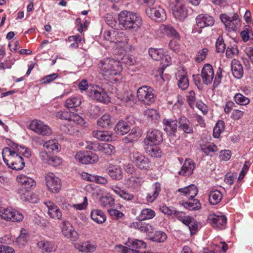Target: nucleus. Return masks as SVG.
Instances as JSON below:
<instances>
[{"label":"nucleus","mask_w":253,"mask_h":253,"mask_svg":"<svg viewBox=\"0 0 253 253\" xmlns=\"http://www.w3.org/2000/svg\"><path fill=\"white\" fill-rule=\"evenodd\" d=\"M69 121L73 122L78 125L83 126H85V122L84 119L77 113L71 112Z\"/></svg>","instance_id":"59"},{"label":"nucleus","mask_w":253,"mask_h":253,"mask_svg":"<svg viewBox=\"0 0 253 253\" xmlns=\"http://www.w3.org/2000/svg\"><path fill=\"white\" fill-rule=\"evenodd\" d=\"M90 216L92 220L97 224H102L106 220V216L100 210H93L91 211Z\"/></svg>","instance_id":"39"},{"label":"nucleus","mask_w":253,"mask_h":253,"mask_svg":"<svg viewBox=\"0 0 253 253\" xmlns=\"http://www.w3.org/2000/svg\"><path fill=\"white\" fill-rule=\"evenodd\" d=\"M163 141V132L159 129L151 128L146 132V136L143 140L144 144L147 149L149 147L158 146Z\"/></svg>","instance_id":"6"},{"label":"nucleus","mask_w":253,"mask_h":253,"mask_svg":"<svg viewBox=\"0 0 253 253\" xmlns=\"http://www.w3.org/2000/svg\"><path fill=\"white\" fill-rule=\"evenodd\" d=\"M0 216L7 220L12 222H20L24 218L23 214L11 207L0 208Z\"/></svg>","instance_id":"10"},{"label":"nucleus","mask_w":253,"mask_h":253,"mask_svg":"<svg viewBox=\"0 0 253 253\" xmlns=\"http://www.w3.org/2000/svg\"><path fill=\"white\" fill-rule=\"evenodd\" d=\"M29 129L42 136H49L52 134L51 128L41 120H32L29 126Z\"/></svg>","instance_id":"11"},{"label":"nucleus","mask_w":253,"mask_h":253,"mask_svg":"<svg viewBox=\"0 0 253 253\" xmlns=\"http://www.w3.org/2000/svg\"><path fill=\"white\" fill-rule=\"evenodd\" d=\"M48 209V214L52 218L54 219H61L62 214L58 208L53 202L48 201L44 202Z\"/></svg>","instance_id":"22"},{"label":"nucleus","mask_w":253,"mask_h":253,"mask_svg":"<svg viewBox=\"0 0 253 253\" xmlns=\"http://www.w3.org/2000/svg\"><path fill=\"white\" fill-rule=\"evenodd\" d=\"M113 192L126 201H131L134 198V195L124 189L118 186H113L111 188Z\"/></svg>","instance_id":"36"},{"label":"nucleus","mask_w":253,"mask_h":253,"mask_svg":"<svg viewBox=\"0 0 253 253\" xmlns=\"http://www.w3.org/2000/svg\"><path fill=\"white\" fill-rule=\"evenodd\" d=\"M222 192L218 190H212L209 194V201L211 205L219 204L223 198Z\"/></svg>","instance_id":"35"},{"label":"nucleus","mask_w":253,"mask_h":253,"mask_svg":"<svg viewBox=\"0 0 253 253\" xmlns=\"http://www.w3.org/2000/svg\"><path fill=\"white\" fill-rule=\"evenodd\" d=\"M97 124L102 128H108L112 126L113 123L110 115L106 113L97 120Z\"/></svg>","instance_id":"41"},{"label":"nucleus","mask_w":253,"mask_h":253,"mask_svg":"<svg viewBox=\"0 0 253 253\" xmlns=\"http://www.w3.org/2000/svg\"><path fill=\"white\" fill-rule=\"evenodd\" d=\"M80 251L85 253H90L94 251L95 249L94 246L91 245L90 242L86 241L82 243L78 247Z\"/></svg>","instance_id":"57"},{"label":"nucleus","mask_w":253,"mask_h":253,"mask_svg":"<svg viewBox=\"0 0 253 253\" xmlns=\"http://www.w3.org/2000/svg\"><path fill=\"white\" fill-rule=\"evenodd\" d=\"M231 71L233 76L238 79H241L244 75V69L240 61L234 59L231 61Z\"/></svg>","instance_id":"30"},{"label":"nucleus","mask_w":253,"mask_h":253,"mask_svg":"<svg viewBox=\"0 0 253 253\" xmlns=\"http://www.w3.org/2000/svg\"><path fill=\"white\" fill-rule=\"evenodd\" d=\"M60 129L64 133L70 135L73 134L75 132V127L69 124L61 125Z\"/></svg>","instance_id":"61"},{"label":"nucleus","mask_w":253,"mask_h":253,"mask_svg":"<svg viewBox=\"0 0 253 253\" xmlns=\"http://www.w3.org/2000/svg\"><path fill=\"white\" fill-rule=\"evenodd\" d=\"M161 30L167 36L174 38L180 39V36L175 28L171 25H164L161 27Z\"/></svg>","instance_id":"42"},{"label":"nucleus","mask_w":253,"mask_h":253,"mask_svg":"<svg viewBox=\"0 0 253 253\" xmlns=\"http://www.w3.org/2000/svg\"><path fill=\"white\" fill-rule=\"evenodd\" d=\"M61 231L65 237L72 241H76L79 238L78 232L68 221L65 220L62 222Z\"/></svg>","instance_id":"18"},{"label":"nucleus","mask_w":253,"mask_h":253,"mask_svg":"<svg viewBox=\"0 0 253 253\" xmlns=\"http://www.w3.org/2000/svg\"><path fill=\"white\" fill-rule=\"evenodd\" d=\"M209 50L208 48L205 47L198 50L195 54L194 60L197 63H200L205 60Z\"/></svg>","instance_id":"51"},{"label":"nucleus","mask_w":253,"mask_h":253,"mask_svg":"<svg viewBox=\"0 0 253 253\" xmlns=\"http://www.w3.org/2000/svg\"><path fill=\"white\" fill-rule=\"evenodd\" d=\"M177 192L182 196H185L189 199L194 198L198 193V189L194 184H191L183 188H179Z\"/></svg>","instance_id":"23"},{"label":"nucleus","mask_w":253,"mask_h":253,"mask_svg":"<svg viewBox=\"0 0 253 253\" xmlns=\"http://www.w3.org/2000/svg\"><path fill=\"white\" fill-rule=\"evenodd\" d=\"M190 202H183L180 203L185 209L189 211H196L201 208V205L199 201L193 198Z\"/></svg>","instance_id":"46"},{"label":"nucleus","mask_w":253,"mask_h":253,"mask_svg":"<svg viewBox=\"0 0 253 253\" xmlns=\"http://www.w3.org/2000/svg\"><path fill=\"white\" fill-rule=\"evenodd\" d=\"M119 25L122 29L136 31L142 25V19L136 13L122 11L118 14Z\"/></svg>","instance_id":"3"},{"label":"nucleus","mask_w":253,"mask_h":253,"mask_svg":"<svg viewBox=\"0 0 253 253\" xmlns=\"http://www.w3.org/2000/svg\"><path fill=\"white\" fill-rule=\"evenodd\" d=\"M130 227L138 229L141 232L145 233H151L154 230V227L150 223L143 222L142 221L132 222Z\"/></svg>","instance_id":"28"},{"label":"nucleus","mask_w":253,"mask_h":253,"mask_svg":"<svg viewBox=\"0 0 253 253\" xmlns=\"http://www.w3.org/2000/svg\"><path fill=\"white\" fill-rule=\"evenodd\" d=\"M150 149L147 150V153L151 157L154 158H159L161 156L162 151L158 146L149 147Z\"/></svg>","instance_id":"62"},{"label":"nucleus","mask_w":253,"mask_h":253,"mask_svg":"<svg viewBox=\"0 0 253 253\" xmlns=\"http://www.w3.org/2000/svg\"><path fill=\"white\" fill-rule=\"evenodd\" d=\"M98 66L105 79L111 83L119 81L118 77L120 76L123 69L119 61L110 58H105L100 61Z\"/></svg>","instance_id":"2"},{"label":"nucleus","mask_w":253,"mask_h":253,"mask_svg":"<svg viewBox=\"0 0 253 253\" xmlns=\"http://www.w3.org/2000/svg\"><path fill=\"white\" fill-rule=\"evenodd\" d=\"M238 18V15L236 13H234L232 17L226 14H221L220 16L221 21L224 23L225 27L229 32L235 31L238 28L240 25V21Z\"/></svg>","instance_id":"15"},{"label":"nucleus","mask_w":253,"mask_h":253,"mask_svg":"<svg viewBox=\"0 0 253 253\" xmlns=\"http://www.w3.org/2000/svg\"><path fill=\"white\" fill-rule=\"evenodd\" d=\"M177 85L181 90H185L189 86V80L186 73L179 71L177 74Z\"/></svg>","instance_id":"38"},{"label":"nucleus","mask_w":253,"mask_h":253,"mask_svg":"<svg viewBox=\"0 0 253 253\" xmlns=\"http://www.w3.org/2000/svg\"><path fill=\"white\" fill-rule=\"evenodd\" d=\"M174 17L180 21H183L187 16V10L184 5L182 0H172L169 3Z\"/></svg>","instance_id":"8"},{"label":"nucleus","mask_w":253,"mask_h":253,"mask_svg":"<svg viewBox=\"0 0 253 253\" xmlns=\"http://www.w3.org/2000/svg\"><path fill=\"white\" fill-rule=\"evenodd\" d=\"M226 57L227 58H232L239 54V50L236 45L228 46L226 50Z\"/></svg>","instance_id":"58"},{"label":"nucleus","mask_w":253,"mask_h":253,"mask_svg":"<svg viewBox=\"0 0 253 253\" xmlns=\"http://www.w3.org/2000/svg\"><path fill=\"white\" fill-rule=\"evenodd\" d=\"M130 130V126L127 122L124 120H120L116 125L115 127V131L122 135L128 133Z\"/></svg>","instance_id":"37"},{"label":"nucleus","mask_w":253,"mask_h":253,"mask_svg":"<svg viewBox=\"0 0 253 253\" xmlns=\"http://www.w3.org/2000/svg\"><path fill=\"white\" fill-rule=\"evenodd\" d=\"M126 184L129 187L138 188L140 187L144 182V180L141 177L130 176L126 179Z\"/></svg>","instance_id":"47"},{"label":"nucleus","mask_w":253,"mask_h":253,"mask_svg":"<svg viewBox=\"0 0 253 253\" xmlns=\"http://www.w3.org/2000/svg\"><path fill=\"white\" fill-rule=\"evenodd\" d=\"M43 147L46 148L49 153L54 151L58 152L60 150L59 145L56 140H50L46 141L43 144Z\"/></svg>","instance_id":"50"},{"label":"nucleus","mask_w":253,"mask_h":253,"mask_svg":"<svg viewBox=\"0 0 253 253\" xmlns=\"http://www.w3.org/2000/svg\"><path fill=\"white\" fill-rule=\"evenodd\" d=\"M76 160L82 164L94 163L98 161V156L92 153L80 151L75 155Z\"/></svg>","instance_id":"17"},{"label":"nucleus","mask_w":253,"mask_h":253,"mask_svg":"<svg viewBox=\"0 0 253 253\" xmlns=\"http://www.w3.org/2000/svg\"><path fill=\"white\" fill-rule=\"evenodd\" d=\"M161 190V184L159 182L154 183L151 187L150 191L146 195V200L149 203H153L158 198Z\"/></svg>","instance_id":"25"},{"label":"nucleus","mask_w":253,"mask_h":253,"mask_svg":"<svg viewBox=\"0 0 253 253\" xmlns=\"http://www.w3.org/2000/svg\"><path fill=\"white\" fill-rule=\"evenodd\" d=\"M123 33H119L115 30L105 31L103 34V39L110 42L114 43L115 45L121 48L124 47L126 42L124 41L123 38L121 37Z\"/></svg>","instance_id":"12"},{"label":"nucleus","mask_w":253,"mask_h":253,"mask_svg":"<svg viewBox=\"0 0 253 253\" xmlns=\"http://www.w3.org/2000/svg\"><path fill=\"white\" fill-rule=\"evenodd\" d=\"M98 149L103 154L107 155H111L115 151V148L113 145L108 143H103L100 144L98 146Z\"/></svg>","instance_id":"55"},{"label":"nucleus","mask_w":253,"mask_h":253,"mask_svg":"<svg viewBox=\"0 0 253 253\" xmlns=\"http://www.w3.org/2000/svg\"><path fill=\"white\" fill-rule=\"evenodd\" d=\"M222 69L218 68L215 74L213 66L209 64H205L201 71V77L202 82L206 85L213 83L212 88L215 89L220 84L222 78Z\"/></svg>","instance_id":"4"},{"label":"nucleus","mask_w":253,"mask_h":253,"mask_svg":"<svg viewBox=\"0 0 253 253\" xmlns=\"http://www.w3.org/2000/svg\"><path fill=\"white\" fill-rule=\"evenodd\" d=\"M38 248L43 253H50L55 250L54 243L47 240H42L37 243Z\"/></svg>","instance_id":"34"},{"label":"nucleus","mask_w":253,"mask_h":253,"mask_svg":"<svg viewBox=\"0 0 253 253\" xmlns=\"http://www.w3.org/2000/svg\"><path fill=\"white\" fill-rule=\"evenodd\" d=\"M160 210L165 214H167L168 216H172L173 217L176 211V210L174 208L172 207H168L166 205L161 206L160 208Z\"/></svg>","instance_id":"64"},{"label":"nucleus","mask_w":253,"mask_h":253,"mask_svg":"<svg viewBox=\"0 0 253 253\" xmlns=\"http://www.w3.org/2000/svg\"><path fill=\"white\" fill-rule=\"evenodd\" d=\"M195 169V164L193 161L190 160H186L183 164L180 171H178V174L184 176H189L191 175Z\"/></svg>","instance_id":"33"},{"label":"nucleus","mask_w":253,"mask_h":253,"mask_svg":"<svg viewBox=\"0 0 253 253\" xmlns=\"http://www.w3.org/2000/svg\"><path fill=\"white\" fill-rule=\"evenodd\" d=\"M81 103V99L79 96H73L66 100L65 106L68 108H74L79 106Z\"/></svg>","instance_id":"49"},{"label":"nucleus","mask_w":253,"mask_h":253,"mask_svg":"<svg viewBox=\"0 0 253 253\" xmlns=\"http://www.w3.org/2000/svg\"><path fill=\"white\" fill-rule=\"evenodd\" d=\"M225 127V124L224 121H217L213 128V137L215 138H219L221 134L224 132Z\"/></svg>","instance_id":"45"},{"label":"nucleus","mask_w":253,"mask_h":253,"mask_svg":"<svg viewBox=\"0 0 253 253\" xmlns=\"http://www.w3.org/2000/svg\"><path fill=\"white\" fill-rule=\"evenodd\" d=\"M178 120L164 119L163 120L164 129L169 136H174L177 132Z\"/></svg>","instance_id":"21"},{"label":"nucleus","mask_w":253,"mask_h":253,"mask_svg":"<svg viewBox=\"0 0 253 253\" xmlns=\"http://www.w3.org/2000/svg\"><path fill=\"white\" fill-rule=\"evenodd\" d=\"M149 55L155 60H161L164 57V51L162 48H150L148 50Z\"/></svg>","instance_id":"48"},{"label":"nucleus","mask_w":253,"mask_h":253,"mask_svg":"<svg viewBox=\"0 0 253 253\" xmlns=\"http://www.w3.org/2000/svg\"><path fill=\"white\" fill-rule=\"evenodd\" d=\"M233 99L236 104L240 105L246 106L250 103V99L240 93H236Z\"/></svg>","instance_id":"52"},{"label":"nucleus","mask_w":253,"mask_h":253,"mask_svg":"<svg viewBox=\"0 0 253 253\" xmlns=\"http://www.w3.org/2000/svg\"><path fill=\"white\" fill-rule=\"evenodd\" d=\"M17 181L23 188L24 192L30 191L36 186V181L32 178L24 174L17 175Z\"/></svg>","instance_id":"20"},{"label":"nucleus","mask_w":253,"mask_h":253,"mask_svg":"<svg viewBox=\"0 0 253 253\" xmlns=\"http://www.w3.org/2000/svg\"><path fill=\"white\" fill-rule=\"evenodd\" d=\"M59 76L58 73H53L44 76L40 80V83L42 84H47L51 83L57 79Z\"/></svg>","instance_id":"60"},{"label":"nucleus","mask_w":253,"mask_h":253,"mask_svg":"<svg viewBox=\"0 0 253 253\" xmlns=\"http://www.w3.org/2000/svg\"><path fill=\"white\" fill-rule=\"evenodd\" d=\"M167 239V234L163 231H156L152 237H150L149 240L157 243H163Z\"/></svg>","instance_id":"53"},{"label":"nucleus","mask_w":253,"mask_h":253,"mask_svg":"<svg viewBox=\"0 0 253 253\" xmlns=\"http://www.w3.org/2000/svg\"><path fill=\"white\" fill-rule=\"evenodd\" d=\"M145 12L150 18L158 22H162L166 19L165 10L160 6L154 7L149 6L146 9Z\"/></svg>","instance_id":"16"},{"label":"nucleus","mask_w":253,"mask_h":253,"mask_svg":"<svg viewBox=\"0 0 253 253\" xmlns=\"http://www.w3.org/2000/svg\"><path fill=\"white\" fill-rule=\"evenodd\" d=\"M127 246L132 249H143L146 247V243L142 240L138 239L128 240Z\"/></svg>","instance_id":"54"},{"label":"nucleus","mask_w":253,"mask_h":253,"mask_svg":"<svg viewBox=\"0 0 253 253\" xmlns=\"http://www.w3.org/2000/svg\"><path fill=\"white\" fill-rule=\"evenodd\" d=\"M155 215L156 213L153 210L149 208H145L141 210L137 219L140 221L149 220L154 218Z\"/></svg>","instance_id":"43"},{"label":"nucleus","mask_w":253,"mask_h":253,"mask_svg":"<svg viewBox=\"0 0 253 253\" xmlns=\"http://www.w3.org/2000/svg\"><path fill=\"white\" fill-rule=\"evenodd\" d=\"M178 124L179 129L185 133L191 134L194 133L193 126L185 116H181L178 118Z\"/></svg>","instance_id":"26"},{"label":"nucleus","mask_w":253,"mask_h":253,"mask_svg":"<svg viewBox=\"0 0 253 253\" xmlns=\"http://www.w3.org/2000/svg\"><path fill=\"white\" fill-rule=\"evenodd\" d=\"M89 95L93 99L100 102L106 103L109 101L106 92L103 88L97 86L93 87L89 90Z\"/></svg>","instance_id":"19"},{"label":"nucleus","mask_w":253,"mask_h":253,"mask_svg":"<svg viewBox=\"0 0 253 253\" xmlns=\"http://www.w3.org/2000/svg\"><path fill=\"white\" fill-rule=\"evenodd\" d=\"M106 172L114 180H119L123 177V170L119 166L110 164L106 169Z\"/></svg>","instance_id":"27"},{"label":"nucleus","mask_w":253,"mask_h":253,"mask_svg":"<svg viewBox=\"0 0 253 253\" xmlns=\"http://www.w3.org/2000/svg\"><path fill=\"white\" fill-rule=\"evenodd\" d=\"M200 147L201 151L206 156H209L211 152L214 153L218 151L217 146L212 142H208L206 144H201Z\"/></svg>","instance_id":"44"},{"label":"nucleus","mask_w":253,"mask_h":253,"mask_svg":"<svg viewBox=\"0 0 253 253\" xmlns=\"http://www.w3.org/2000/svg\"><path fill=\"white\" fill-rule=\"evenodd\" d=\"M143 115L145 119L151 123H158L160 118L159 111L153 108L145 110L143 112Z\"/></svg>","instance_id":"29"},{"label":"nucleus","mask_w":253,"mask_h":253,"mask_svg":"<svg viewBox=\"0 0 253 253\" xmlns=\"http://www.w3.org/2000/svg\"><path fill=\"white\" fill-rule=\"evenodd\" d=\"M129 157L131 162L140 170L147 172L153 170V163L148 157L141 153L133 151L130 153Z\"/></svg>","instance_id":"5"},{"label":"nucleus","mask_w":253,"mask_h":253,"mask_svg":"<svg viewBox=\"0 0 253 253\" xmlns=\"http://www.w3.org/2000/svg\"><path fill=\"white\" fill-rule=\"evenodd\" d=\"M45 184L48 190L53 193H57L61 188V180L55 174L49 172L45 176Z\"/></svg>","instance_id":"13"},{"label":"nucleus","mask_w":253,"mask_h":253,"mask_svg":"<svg viewBox=\"0 0 253 253\" xmlns=\"http://www.w3.org/2000/svg\"><path fill=\"white\" fill-rule=\"evenodd\" d=\"M197 25L200 28L211 27L214 23L213 18L208 14H200L196 18Z\"/></svg>","instance_id":"24"},{"label":"nucleus","mask_w":253,"mask_h":253,"mask_svg":"<svg viewBox=\"0 0 253 253\" xmlns=\"http://www.w3.org/2000/svg\"><path fill=\"white\" fill-rule=\"evenodd\" d=\"M173 217L180 221L183 224L188 226L191 235L195 234L198 230V223L192 216L186 215L185 212L176 210Z\"/></svg>","instance_id":"7"},{"label":"nucleus","mask_w":253,"mask_h":253,"mask_svg":"<svg viewBox=\"0 0 253 253\" xmlns=\"http://www.w3.org/2000/svg\"><path fill=\"white\" fill-rule=\"evenodd\" d=\"M71 112L67 111H60L56 113L55 117L62 120L69 121Z\"/></svg>","instance_id":"63"},{"label":"nucleus","mask_w":253,"mask_h":253,"mask_svg":"<svg viewBox=\"0 0 253 253\" xmlns=\"http://www.w3.org/2000/svg\"><path fill=\"white\" fill-rule=\"evenodd\" d=\"M227 217L224 215L210 214L207 219L208 222L214 228L224 229L226 227Z\"/></svg>","instance_id":"14"},{"label":"nucleus","mask_w":253,"mask_h":253,"mask_svg":"<svg viewBox=\"0 0 253 253\" xmlns=\"http://www.w3.org/2000/svg\"><path fill=\"white\" fill-rule=\"evenodd\" d=\"M17 193L20 195L21 199L23 201L31 203H38L39 201L37 195L34 193L30 192V191L24 192L22 189H19L17 190Z\"/></svg>","instance_id":"32"},{"label":"nucleus","mask_w":253,"mask_h":253,"mask_svg":"<svg viewBox=\"0 0 253 253\" xmlns=\"http://www.w3.org/2000/svg\"><path fill=\"white\" fill-rule=\"evenodd\" d=\"M138 100L145 104L151 105L155 101V96L153 89L148 86H142L137 91Z\"/></svg>","instance_id":"9"},{"label":"nucleus","mask_w":253,"mask_h":253,"mask_svg":"<svg viewBox=\"0 0 253 253\" xmlns=\"http://www.w3.org/2000/svg\"><path fill=\"white\" fill-rule=\"evenodd\" d=\"M94 137L100 141H110L112 140V134L108 131L94 130L92 132Z\"/></svg>","instance_id":"40"},{"label":"nucleus","mask_w":253,"mask_h":253,"mask_svg":"<svg viewBox=\"0 0 253 253\" xmlns=\"http://www.w3.org/2000/svg\"><path fill=\"white\" fill-rule=\"evenodd\" d=\"M162 60V64L163 66L161 68H158L155 73V76L157 78V80H159V79H161L164 81H165V79H164L163 74L164 71L166 67L169 66L171 64V58L168 55H164Z\"/></svg>","instance_id":"31"},{"label":"nucleus","mask_w":253,"mask_h":253,"mask_svg":"<svg viewBox=\"0 0 253 253\" xmlns=\"http://www.w3.org/2000/svg\"><path fill=\"white\" fill-rule=\"evenodd\" d=\"M100 205L102 207L108 208L115 205L114 199L110 196H103L100 199Z\"/></svg>","instance_id":"56"},{"label":"nucleus","mask_w":253,"mask_h":253,"mask_svg":"<svg viewBox=\"0 0 253 253\" xmlns=\"http://www.w3.org/2000/svg\"><path fill=\"white\" fill-rule=\"evenodd\" d=\"M8 147L3 148L2 156L3 160L8 168L13 170L22 169L25 165L22 156L29 158L31 151L27 147L19 145L18 144L9 140Z\"/></svg>","instance_id":"1"}]
</instances>
